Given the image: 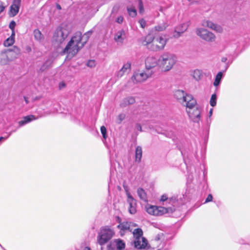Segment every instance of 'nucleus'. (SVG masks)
I'll return each mask as SVG.
<instances>
[{
  "label": "nucleus",
  "instance_id": "29",
  "mask_svg": "<svg viewBox=\"0 0 250 250\" xmlns=\"http://www.w3.org/2000/svg\"><path fill=\"white\" fill-rule=\"evenodd\" d=\"M116 243L117 250H124L125 248V243L121 239H115L114 240Z\"/></svg>",
  "mask_w": 250,
  "mask_h": 250
},
{
  "label": "nucleus",
  "instance_id": "44",
  "mask_svg": "<svg viewBox=\"0 0 250 250\" xmlns=\"http://www.w3.org/2000/svg\"><path fill=\"white\" fill-rule=\"evenodd\" d=\"M16 22L15 21H12L10 22L9 25V28L12 31H13V30H14V29H15V27L16 26Z\"/></svg>",
  "mask_w": 250,
  "mask_h": 250
},
{
  "label": "nucleus",
  "instance_id": "31",
  "mask_svg": "<svg viewBox=\"0 0 250 250\" xmlns=\"http://www.w3.org/2000/svg\"><path fill=\"white\" fill-rule=\"evenodd\" d=\"M127 11L128 12V13L129 15V16L134 18L136 17L137 15V11L134 7L131 6V7H127Z\"/></svg>",
  "mask_w": 250,
  "mask_h": 250
},
{
  "label": "nucleus",
  "instance_id": "45",
  "mask_svg": "<svg viewBox=\"0 0 250 250\" xmlns=\"http://www.w3.org/2000/svg\"><path fill=\"white\" fill-rule=\"evenodd\" d=\"M87 65L90 67H93L95 66V62L94 60H89L87 62Z\"/></svg>",
  "mask_w": 250,
  "mask_h": 250
},
{
  "label": "nucleus",
  "instance_id": "38",
  "mask_svg": "<svg viewBox=\"0 0 250 250\" xmlns=\"http://www.w3.org/2000/svg\"><path fill=\"white\" fill-rule=\"evenodd\" d=\"M125 114H120L118 115L117 118V123L121 124V122L125 119Z\"/></svg>",
  "mask_w": 250,
  "mask_h": 250
},
{
  "label": "nucleus",
  "instance_id": "4",
  "mask_svg": "<svg viewBox=\"0 0 250 250\" xmlns=\"http://www.w3.org/2000/svg\"><path fill=\"white\" fill-rule=\"evenodd\" d=\"M143 232L140 228L135 229L133 231L134 247L138 250L144 249L147 245V240L143 236Z\"/></svg>",
  "mask_w": 250,
  "mask_h": 250
},
{
  "label": "nucleus",
  "instance_id": "36",
  "mask_svg": "<svg viewBox=\"0 0 250 250\" xmlns=\"http://www.w3.org/2000/svg\"><path fill=\"white\" fill-rule=\"evenodd\" d=\"M217 96L215 94L212 95L210 99V104L211 106H214L216 104Z\"/></svg>",
  "mask_w": 250,
  "mask_h": 250
},
{
  "label": "nucleus",
  "instance_id": "55",
  "mask_svg": "<svg viewBox=\"0 0 250 250\" xmlns=\"http://www.w3.org/2000/svg\"><path fill=\"white\" fill-rule=\"evenodd\" d=\"M15 36V32H14V30H13V31H12V34L11 35V37H12V38H13V37Z\"/></svg>",
  "mask_w": 250,
  "mask_h": 250
},
{
  "label": "nucleus",
  "instance_id": "15",
  "mask_svg": "<svg viewBox=\"0 0 250 250\" xmlns=\"http://www.w3.org/2000/svg\"><path fill=\"white\" fill-rule=\"evenodd\" d=\"M21 0H13L10 7L9 15L11 17L15 16L19 12L21 6Z\"/></svg>",
  "mask_w": 250,
  "mask_h": 250
},
{
  "label": "nucleus",
  "instance_id": "52",
  "mask_svg": "<svg viewBox=\"0 0 250 250\" xmlns=\"http://www.w3.org/2000/svg\"><path fill=\"white\" fill-rule=\"evenodd\" d=\"M56 8L58 10H61L62 9L61 5L58 3H56Z\"/></svg>",
  "mask_w": 250,
  "mask_h": 250
},
{
  "label": "nucleus",
  "instance_id": "6",
  "mask_svg": "<svg viewBox=\"0 0 250 250\" xmlns=\"http://www.w3.org/2000/svg\"><path fill=\"white\" fill-rule=\"evenodd\" d=\"M145 209L148 214L154 216L162 215L165 213L168 212L169 210H170L171 211H172L171 208H166L163 207H157L149 204H147L145 206Z\"/></svg>",
  "mask_w": 250,
  "mask_h": 250
},
{
  "label": "nucleus",
  "instance_id": "18",
  "mask_svg": "<svg viewBox=\"0 0 250 250\" xmlns=\"http://www.w3.org/2000/svg\"><path fill=\"white\" fill-rule=\"evenodd\" d=\"M154 39V36L150 34H148L141 39V42L143 45L146 46L147 48L150 50V47L153 43Z\"/></svg>",
  "mask_w": 250,
  "mask_h": 250
},
{
  "label": "nucleus",
  "instance_id": "25",
  "mask_svg": "<svg viewBox=\"0 0 250 250\" xmlns=\"http://www.w3.org/2000/svg\"><path fill=\"white\" fill-rule=\"evenodd\" d=\"M187 93L182 90H177L175 91L174 96L179 103L183 100L184 98L187 95Z\"/></svg>",
  "mask_w": 250,
  "mask_h": 250
},
{
  "label": "nucleus",
  "instance_id": "16",
  "mask_svg": "<svg viewBox=\"0 0 250 250\" xmlns=\"http://www.w3.org/2000/svg\"><path fill=\"white\" fill-rule=\"evenodd\" d=\"M127 202L129 204V212L130 214H134L136 212V201L129 192H127Z\"/></svg>",
  "mask_w": 250,
  "mask_h": 250
},
{
  "label": "nucleus",
  "instance_id": "19",
  "mask_svg": "<svg viewBox=\"0 0 250 250\" xmlns=\"http://www.w3.org/2000/svg\"><path fill=\"white\" fill-rule=\"evenodd\" d=\"M202 26L209 28L218 32H221L222 29L220 26L208 20H204L202 23Z\"/></svg>",
  "mask_w": 250,
  "mask_h": 250
},
{
  "label": "nucleus",
  "instance_id": "7",
  "mask_svg": "<svg viewBox=\"0 0 250 250\" xmlns=\"http://www.w3.org/2000/svg\"><path fill=\"white\" fill-rule=\"evenodd\" d=\"M154 73L152 70L138 71L135 72L131 77V80L134 83H142L151 77Z\"/></svg>",
  "mask_w": 250,
  "mask_h": 250
},
{
  "label": "nucleus",
  "instance_id": "34",
  "mask_svg": "<svg viewBox=\"0 0 250 250\" xmlns=\"http://www.w3.org/2000/svg\"><path fill=\"white\" fill-rule=\"evenodd\" d=\"M91 34V32H88L85 33L84 34H83V36L82 35L81 42H82V43H83V45L88 41Z\"/></svg>",
  "mask_w": 250,
  "mask_h": 250
},
{
  "label": "nucleus",
  "instance_id": "30",
  "mask_svg": "<svg viewBox=\"0 0 250 250\" xmlns=\"http://www.w3.org/2000/svg\"><path fill=\"white\" fill-rule=\"evenodd\" d=\"M223 76V74L222 72H219L217 73V74L215 76V80L213 83V85L215 86H217L220 84Z\"/></svg>",
  "mask_w": 250,
  "mask_h": 250
},
{
  "label": "nucleus",
  "instance_id": "28",
  "mask_svg": "<svg viewBox=\"0 0 250 250\" xmlns=\"http://www.w3.org/2000/svg\"><path fill=\"white\" fill-rule=\"evenodd\" d=\"M142 157V149L140 146H137L135 149V161L139 163Z\"/></svg>",
  "mask_w": 250,
  "mask_h": 250
},
{
  "label": "nucleus",
  "instance_id": "5",
  "mask_svg": "<svg viewBox=\"0 0 250 250\" xmlns=\"http://www.w3.org/2000/svg\"><path fill=\"white\" fill-rule=\"evenodd\" d=\"M113 230L107 227H105L101 230L98 237V242L100 245L106 243L114 235Z\"/></svg>",
  "mask_w": 250,
  "mask_h": 250
},
{
  "label": "nucleus",
  "instance_id": "46",
  "mask_svg": "<svg viewBox=\"0 0 250 250\" xmlns=\"http://www.w3.org/2000/svg\"><path fill=\"white\" fill-rule=\"evenodd\" d=\"M212 199H213V197H212V195L210 194H208V197H207L204 203L205 204V203L211 202L212 200Z\"/></svg>",
  "mask_w": 250,
  "mask_h": 250
},
{
  "label": "nucleus",
  "instance_id": "1",
  "mask_svg": "<svg viewBox=\"0 0 250 250\" xmlns=\"http://www.w3.org/2000/svg\"><path fill=\"white\" fill-rule=\"evenodd\" d=\"M81 40L82 33L80 32H76L64 48L63 53L68 54L71 57L75 55L83 46V43Z\"/></svg>",
  "mask_w": 250,
  "mask_h": 250
},
{
  "label": "nucleus",
  "instance_id": "54",
  "mask_svg": "<svg viewBox=\"0 0 250 250\" xmlns=\"http://www.w3.org/2000/svg\"><path fill=\"white\" fill-rule=\"evenodd\" d=\"M64 86H65V84H64V83H61L60 84V87L61 88L62 87H64Z\"/></svg>",
  "mask_w": 250,
  "mask_h": 250
},
{
  "label": "nucleus",
  "instance_id": "48",
  "mask_svg": "<svg viewBox=\"0 0 250 250\" xmlns=\"http://www.w3.org/2000/svg\"><path fill=\"white\" fill-rule=\"evenodd\" d=\"M167 196L166 194H164L161 196V201L164 202L167 199Z\"/></svg>",
  "mask_w": 250,
  "mask_h": 250
},
{
  "label": "nucleus",
  "instance_id": "49",
  "mask_svg": "<svg viewBox=\"0 0 250 250\" xmlns=\"http://www.w3.org/2000/svg\"><path fill=\"white\" fill-rule=\"evenodd\" d=\"M136 127L138 130L142 131V126L140 124H137L136 126Z\"/></svg>",
  "mask_w": 250,
  "mask_h": 250
},
{
  "label": "nucleus",
  "instance_id": "37",
  "mask_svg": "<svg viewBox=\"0 0 250 250\" xmlns=\"http://www.w3.org/2000/svg\"><path fill=\"white\" fill-rule=\"evenodd\" d=\"M11 51L13 52L14 54H15L14 58H17L18 56L21 54V50L17 46H14L12 49H10Z\"/></svg>",
  "mask_w": 250,
  "mask_h": 250
},
{
  "label": "nucleus",
  "instance_id": "24",
  "mask_svg": "<svg viewBox=\"0 0 250 250\" xmlns=\"http://www.w3.org/2000/svg\"><path fill=\"white\" fill-rule=\"evenodd\" d=\"M10 54V52H9L8 54H6L5 51L0 54V63L1 64H7L10 62L9 59V56L11 55Z\"/></svg>",
  "mask_w": 250,
  "mask_h": 250
},
{
  "label": "nucleus",
  "instance_id": "41",
  "mask_svg": "<svg viewBox=\"0 0 250 250\" xmlns=\"http://www.w3.org/2000/svg\"><path fill=\"white\" fill-rule=\"evenodd\" d=\"M5 52H6V54H8L9 52L11 53V54H10L11 55L9 56V59H10V62L16 58H14V56L15 55V54H14L13 52L11 51L10 49L6 50Z\"/></svg>",
  "mask_w": 250,
  "mask_h": 250
},
{
  "label": "nucleus",
  "instance_id": "13",
  "mask_svg": "<svg viewBox=\"0 0 250 250\" xmlns=\"http://www.w3.org/2000/svg\"><path fill=\"white\" fill-rule=\"evenodd\" d=\"M189 25V22H184L179 24L175 27L173 34V37L175 38H178L183 33L188 29Z\"/></svg>",
  "mask_w": 250,
  "mask_h": 250
},
{
  "label": "nucleus",
  "instance_id": "9",
  "mask_svg": "<svg viewBox=\"0 0 250 250\" xmlns=\"http://www.w3.org/2000/svg\"><path fill=\"white\" fill-rule=\"evenodd\" d=\"M167 40L162 36L154 37L150 50L158 51L164 49L167 43Z\"/></svg>",
  "mask_w": 250,
  "mask_h": 250
},
{
  "label": "nucleus",
  "instance_id": "3",
  "mask_svg": "<svg viewBox=\"0 0 250 250\" xmlns=\"http://www.w3.org/2000/svg\"><path fill=\"white\" fill-rule=\"evenodd\" d=\"M70 33L69 28L65 24H62L55 30L53 36V42L57 46L61 45L65 41Z\"/></svg>",
  "mask_w": 250,
  "mask_h": 250
},
{
  "label": "nucleus",
  "instance_id": "26",
  "mask_svg": "<svg viewBox=\"0 0 250 250\" xmlns=\"http://www.w3.org/2000/svg\"><path fill=\"white\" fill-rule=\"evenodd\" d=\"M137 192L138 195L141 200L145 202L147 201L146 193L143 188H138Z\"/></svg>",
  "mask_w": 250,
  "mask_h": 250
},
{
  "label": "nucleus",
  "instance_id": "58",
  "mask_svg": "<svg viewBox=\"0 0 250 250\" xmlns=\"http://www.w3.org/2000/svg\"><path fill=\"white\" fill-rule=\"evenodd\" d=\"M84 250H91L89 247H85Z\"/></svg>",
  "mask_w": 250,
  "mask_h": 250
},
{
  "label": "nucleus",
  "instance_id": "56",
  "mask_svg": "<svg viewBox=\"0 0 250 250\" xmlns=\"http://www.w3.org/2000/svg\"><path fill=\"white\" fill-rule=\"evenodd\" d=\"M24 101L26 102V103L28 104V101L27 98L26 97H24Z\"/></svg>",
  "mask_w": 250,
  "mask_h": 250
},
{
  "label": "nucleus",
  "instance_id": "53",
  "mask_svg": "<svg viewBox=\"0 0 250 250\" xmlns=\"http://www.w3.org/2000/svg\"><path fill=\"white\" fill-rule=\"evenodd\" d=\"M213 109H210L209 112V116H211L212 114Z\"/></svg>",
  "mask_w": 250,
  "mask_h": 250
},
{
  "label": "nucleus",
  "instance_id": "12",
  "mask_svg": "<svg viewBox=\"0 0 250 250\" xmlns=\"http://www.w3.org/2000/svg\"><path fill=\"white\" fill-rule=\"evenodd\" d=\"M136 226V225L133 223L130 222H123L119 224L118 226V228L120 229V234L121 235H123L127 231L133 232V230L132 229V227Z\"/></svg>",
  "mask_w": 250,
  "mask_h": 250
},
{
  "label": "nucleus",
  "instance_id": "22",
  "mask_svg": "<svg viewBox=\"0 0 250 250\" xmlns=\"http://www.w3.org/2000/svg\"><path fill=\"white\" fill-rule=\"evenodd\" d=\"M37 119H38V117H36L34 115H33L24 116L23 117L22 120L19 122V125L20 127L23 126L24 125L31 122L32 121L37 120Z\"/></svg>",
  "mask_w": 250,
  "mask_h": 250
},
{
  "label": "nucleus",
  "instance_id": "27",
  "mask_svg": "<svg viewBox=\"0 0 250 250\" xmlns=\"http://www.w3.org/2000/svg\"><path fill=\"white\" fill-rule=\"evenodd\" d=\"M192 77L196 81H199L203 77V72L200 69H195L192 72Z\"/></svg>",
  "mask_w": 250,
  "mask_h": 250
},
{
  "label": "nucleus",
  "instance_id": "14",
  "mask_svg": "<svg viewBox=\"0 0 250 250\" xmlns=\"http://www.w3.org/2000/svg\"><path fill=\"white\" fill-rule=\"evenodd\" d=\"M159 58L157 59L156 57L150 56L148 57L145 61V66L146 70H151V69L156 66L159 67Z\"/></svg>",
  "mask_w": 250,
  "mask_h": 250
},
{
  "label": "nucleus",
  "instance_id": "32",
  "mask_svg": "<svg viewBox=\"0 0 250 250\" xmlns=\"http://www.w3.org/2000/svg\"><path fill=\"white\" fill-rule=\"evenodd\" d=\"M34 37L36 40L41 41L43 38V35L41 32L38 29H35L34 31Z\"/></svg>",
  "mask_w": 250,
  "mask_h": 250
},
{
  "label": "nucleus",
  "instance_id": "35",
  "mask_svg": "<svg viewBox=\"0 0 250 250\" xmlns=\"http://www.w3.org/2000/svg\"><path fill=\"white\" fill-rule=\"evenodd\" d=\"M14 43V40L13 38L10 37L8 38L4 42V45L5 46H9L12 45Z\"/></svg>",
  "mask_w": 250,
  "mask_h": 250
},
{
  "label": "nucleus",
  "instance_id": "57",
  "mask_svg": "<svg viewBox=\"0 0 250 250\" xmlns=\"http://www.w3.org/2000/svg\"><path fill=\"white\" fill-rule=\"evenodd\" d=\"M227 60V58H223L222 59V61L223 62H225Z\"/></svg>",
  "mask_w": 250,
  "mask_h": 250
},
{
  "label": "nucleus",
  "instance_id": "51",
  "mask_svg": "<svg viewBox=\"0 0 250 250\" xmlns=\"http://www.w3.org/2000/svg\"><path fill=\"white\" fill-rule=\"evenodd\" d=\"M11 133L9 134V135L6 137H0V142L2 140H6L8 138V137L11 135Z\"/></svg>",
  "mask_w": 250,
  "mask_h": 250
},
{
  "label": "nucleus",
  "instance_id": "33",
  "mask_svg": "<svg viewBox=\"0 0 250 250\" xmlns=\"http://www.w3.org/2000/svg\"><path fill=\"white\" fill-rule=\"evenodd\" d=\"M167 26V24L166 23L163 22L155 26L154 29L157 31H162L166 29Z\"/></svg>",
  "mask_w": 250,
  "mask_h": 250
},
{
  "label": "nucleus",
  "instance_id": "50",
  "mask_svg": "<svg viewBox=\"0 0 250 250\" xmlns=\"http://www.w3.org/2000/svg\"><path fill=\"white\" fill-rule=\"evenodd\" d=\"M4 9H5V7L2 5H0V14L1 12H2Z\"/></svg>",
  "mask_w": 250,
  "mask_h": 250
},
{
  "label": "nucleus",
  "instance_id": "43",
  "mask_svg": "<svg viewBox=\"0 0 250 250\" xmlns=\"http://www.w3.org/2000/svg\"><path fill=\"white\" fill-rule=\"evenodd\" d=\"M139 23L140 25V26L142 28H144L146 26V21L143 19H140L139 21Z\"/></svg>",
  "mask_w": 250,
  "mask_h": 250
},
{
  "label": "nucleus",
  "instance_id": "11",
  "mask_svg": "<svg viewBox=\"0 0 250 250\" xmlns=\"http://www.w3.org/2000/svg\"><path fill=\"white\" fill-rule=\"evenodd\" d=\"M183 106L186 107V110L189 108L195 107L197 104L196 99L190 94H187L183 100L180 103Z\"/></svg>",
  "mask_w": 250,
  "mask_h": 250
},
{
  "label": "nucleus",
  "instance_id": "40",
  "mask_svg": "<svg viewBox=\"0 0 250 250\" xmlns=\"http://www.w3.org/2000/svg\"><path fill=\"white\" fill-rule=\"evenodd\" d=\"M138 7L139 9V12L142 13L144 12V6L142 0H138Z\"/></svg>",
  "mask_w": 250,
  "mask_h": 250
},
{
  "label": "nucleus",
  "instance_id": "59",
  "mask_svg": "<svg viewBox=\"0 0 250 250\" xmlns=\"http://www.w3.org/2000/svg\"><path fill=\"white\" fill-rule=\"evenodd\" d=\"M28 50H29V51L31 50V48L30 47H28Z\"/></svg>",
  "mask_w": 250,
  "mask_h": 250
},
{
  "label": "nucleus",
  "instance_id": "47",
  "mask_svg": "<svg viewBox=\"0 0 250 250\" xmlns=\"http://www.w3.org/2000/svg\"><path fill=\"white\" fill-rule=\"evenodd\" d=\"M48 63H49V62H46L45 63L43 64V65L41 68V70L42 71H44L46 68V67L48 66L47 64Z\"/></svg>",
  "mask_w": 250,
  "mask_h": 250
},
{
  "label": "nucleus",
  "instance_id": "2",
  "mask_svg": "<svg viewBox=\"0 0 250 250\" xmlns=\"http://www.w3.org/2000/svg\"><path fill=\"white\" fill-rule=\"evenodd\" d=\"M177 62L176 56L171 53L165 52L159 56V68L166 72L171 70Z\"/></svg>",
  "mask_w": 250,
  "mask_h": 250
},
{
  "label": "nucleus",
  "instance_id": "23",
  "mask_svg": "<svg viewBox=\"0 0 250 250\" xmlns=\"http://www.w3.org/2000/svg\"><path fill=\"white\" fill-rule=\"evenodd\" d=\"M125 31L124 30H121L116 33L114 40L117 42L122 43L125 39Z\"/></svg>",
  "mask_w": 250,
  "mask_h": 250
},
{
  "label": "nucleus",
  "instance_id": "17",
  "mask_svg": "<svg viewBox=\"0 0 250 250\" xmlns=\"http://www.w3.org/2000/svg\"><path fill=\"white\" fill-rule=\"evenodd\" d=\"M131 70V63L127 62L125 63L123 67L116 73L118 78L122 77L125 74H128Z\"/></svg>",
  "mask_w": 250,
  "mask_h": 250
},
{
  "label": "nucleus",
  "instance_id": "39",
  "mask_svg": "<svg viewBox=\"0 0 250 250\" xmlns=\"http://www.w3.org/2000/svg\"><path fill=\"white\" fill-rule=\"evenodd\" d=\"M101 132L102 134L103 137L104 139H106L107 138L106 135V129L104 126H102L101 127Z\"/></svg>",
  "mask_w": 250,
  "mask_h": 250
},
{
  "label": "nucleus",
  "instance_id": "10",
  "mask_svg": "<svg viewBox=\"0 0 250 250\" xmlns=\"http://www.w3.org/2000/svg\"><path fill=\"white\" fill-rule=\"evenodd\" d=\"M187 113H188L189 118L193 122L199 123L201 120V108L197 106L195 107L189 108V109H187Z\"/></svg>",
  "mask_w": 250,
  "mask_h": 250
},
{
  "label": "nucleus",
  "instance_id": "8",
  "mask_svg": "<svg viewBox=\"0 0 250 250\" xmlns=\"http://www.w3.org/2000/svg\"><path fill=\"white\" fill-rule=\"evenodd\" d=\"M196 33L202 40L207 42H212L216 39V36L213 33L203 28H197Z\"/></svg>",
  "mask_w": 250,
  "mask_h": 250
},
{
  "label": "nucleus",
  "instance_id": "42",
  "mask_svg": "<svg viewBox=\"0 0 250 250\" xmlns=\"http://www.w3.org/2000/svg\"><path fill=\"white\" fill-rule=\"evenodd\" d=\"M5 52H6V54H8L9 52L11 53V54H10L11 55L9 56V59H10V62L16 58H14V56L15 55V54H14L13 52L11 51L10 49L6 50Z\"/></svg>",
  "mask_w": 250,
  "mask_h": 250
},
{
  "label": "nucleus",
  "instance_id": "20",
  "mask_svg": "<svg viewBox=\"0 0 250 250\" xmlns=\"http://www.w3.org/2000/svg\"><path fill=\"white\" fill-rule=\"evenodd\" d=\"M119 7L117 6H114L112 10L110 17L115 18V21L118 24H122L124 21V18L122 15H119L117 17L115 18V14L118 12Z\"/></svg>",
  "mask_w": 250,
  "mask_h": 250
},
{
  "label": "nucleus",
  "instance_id": "21",
  "mask_svg": "<svg viewBox=\"0 0 250 250\" xmlns=\"http://www.w3.org/2000/svg\"><path fill=\"white\" fill-rule=\"evenodd\" d=\"M135 102L133 97L129 96L123 98L120 102V105L121 107H126L130 104H132Z\"/></svg>",
  "mask_w": 250,
  "mask_h": 250
}]
</instances>
